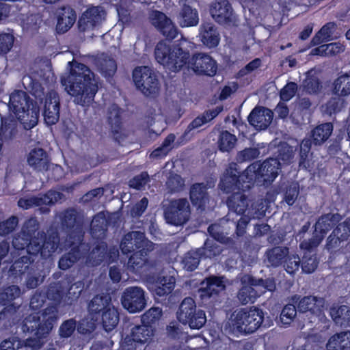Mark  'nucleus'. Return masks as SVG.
I'll return each mask as SVG.
<instances>
[{
  "mask_svg": "<svg viewBox=\"0 0 350 350\" xmlns=\"http://www.w3.org/2000/svg\"><path fill=\"white\" fill-rule=\"evenodd\" d=\"M68 72L61 77L65 91L75 103L89 106L99 88V78L86 65L72 61L68 63Z\"/></svg>",
  "mask_w": 350,
  "mask_h": 350,
  "instance_id": "nucleus-1",
  "label": "nucleus"
},
{
  "mask_svg": "<svg viewBox=\"0 0 350 350\" xmlns=\"http://www.w3.org/2000/svg\"><path fill=\"white\" fill-rule=\"evenodd\" d=\"M57 319L58 310L54 306L29 315L24 321L23 330L33 333L37 339H27L25 346L33 349L40 348L42 345L40 339L46 338L49 334Z\"/></svg>",
  "mask_w": 350,
  "mask_h": 350,
  "instance_id": "nucleus-2",
  "label": "nucleus"
},
{
  "mask_svg": "<svg viewBox=\"0 0 350 350\" xmlns=\"http://www.w3.org/2000/svg\"><path fill=\"white\" fill-rule=\"evenodd\" d=\"M260 163L258 162L250 165L246 170L240 174V168L236 163H231L224 173L219 187L226 193L237 190H247L250 185L255 181L261 183L260 177Z\"/></svg>",
  "mask_w": 350,
  "mask_h": 350,
  "instance_id": "nucleus-3",
  "label": "nucleus"
},
{
  "mask_svg": "<svg viewBox=\"0 0 350 350\" xmlns=\"http://www.w3.org/2000/svg\"><path fill=\"white\" fill-rule=\"evenodd\" d=\"M187 44L185 39L180 40L178 44L161 41L155 47V58L166 69L172 72H178L190 62L189 53L186 49Z\"/></svg>",
  "mask_w": 350,
  "mask_h": 350,
  "instance_id": "nucleus-4",
  "label": "nucleus"
},
{
  "mask_svg": "<svg viewBox=\"0 0 350 350\" xmlns=\"http://www.w3.org/2000/svg\"><path fill=\"white\" fill-rule=\"evenodd\" d=\"M229 208L237 215L243 216L239 219L237 225V233L241 236L245 233L247 225L251 219H259L264 215V205L262 200L252 203L249 207L248 200L241 192L234 193L228 199Z\"/></svg>",
  "mask_w": 350,
  "mask_h": 350,
  "instance_id": "nucleus-5",
  "label": "nucleus"
},
{
  "mask_svg": "<svg viewBox=\"0 0 350 350\" xmlns=\"http://www.w3.org/2000/svg\"><path fill=\"white\" fill-rule=\"evenodd\" d=\"M264 321V312L256 307L234 311L229 320L230 330L234 334H249L258 330Z\"/></svg>",
  "mask_w": 350,
  "mask_h": 350,
  "instance_id": "nucleus-6",
  "label": "nucleus"
},
{
  "mask_svg": "<svg viewBox=\"0 0 350 350\" xmlns=\"http://www.w3.org/2000/svg\"><path fill=\"white\" fill-rule=\"evenodd\" d=\"M9 108L23 123L34 126L39 116V108L33 105L32 100L23 91L12 92L10 96Z\"/></svg>",
  "mask_w": 350,
  "mask_h": 350,
  "instance_id": "nucleus-7",
  "label": "nucleus"
},
{
  "mask_svg": "<svg viewBox=\"0 0 350 350\" xmlns=\"http://www.w3.org/2000/svg\"><path fill=\"white\" fill-rule=\"evenodd\" d=\"M177 317L183 324L188 325L190 328L196 329L202 327L206 321L204 312L197 309L195 301L191 297H186L183 300Z\"/></svg>",
  "mask_w": 350,
  "mask_h": 350,
  "instance_id": "nucleus-8",
  "label": "nucleus"
},
{
  "mask_svg": "<svg viewBox=\"0 0 350 350\" xmlns=\"http://www.w3.org/2000/svg\"><path fill=\"white\" fill-rule=\"evenodd\" d=\"M133 77L137 89L146 96L154 95L160 89L156 74L147 66L136 68L133 70Z\"/></svg>",
  "mask_w": 350,
  "mask_h": 350,
  "instance_id": "nucleus-9",
  "label": "nucleus"
},
{
  "mask_svg": "<svg viewBox=\"0 0 350 350\" xmlns=\"http://www.w3.org/2000/svg\"><path fill=\"white\" fill-rule=\"evenodd\" d=\"M190 215V204L185 198L171 200L164 212L166 221L174 226L185 224L189 220Z\"/></svg>",
  "mask_w": 350,
  "mask_h": 350,
  "instance_id": "nucleus-10",
  "label": "nucleus"
},
{
  "mask_svg": "<svg viewBox=\"0 0 350 350\" xmlns=\"http://www.w3.org/2000/svg\"><path fill=\"white\" fill-rule=\"evenodd\" d=\"M120 301L122 307L129 313L139 312L147 305L146 292L139 286L127 287L122 293Z\"/></svg>",
  "mask_w": 350,
  "mask_h": 350,
  "instance_id": "nucleus-11",
  "label": "nucleus"
},
{
  "mask_svg": "<svg viewBox=\"0 0 350 350\" xmlns=\"http://www.w3.org/2000/svg\"><path fill=\"white\" fill-rule=\"evenodd\" d=\"M59 239L56 232L52 233L43 242V234L37 232V237L31 239L28 245L27 252L31 254L39 252L44 258L49 257L57 248Z\"/></svg>",
  "mask_w": 350,
  "mask_h": 350,
  "instance_id": "nucleus-12",
  "label": "nucleus"
},
{
  "mask_svg": "<svg viewBox=\"0 0 350 350\" xmlns=\"http://www.w3.org/2000/svg\"><path fill=\"white\" fill-rule=\"evenodd\" d=\"M81 232L77 230L69 235V240L66 241V246L72 247L71 251L63 256L59 261V267L66 270L71 267L82 256L81 250H85L86 246L81 242Z\"/></svg>",
  "mask_w": 350,
  "mask_h": 350,
  "instance_id": "nucleus-13",
  "label": "nucleus"
},
{
  "mask_svg": "<svg viewBox=\"0 0 350 350\" xmlns=\"http://www.w3.org/2000/svg\"><path fill=\"white\" fill-rule=\"evenodd\" d=\"M120 247L123 254H128L137 249L152 251L154 250V244L145 238L143 232L132 231L124 236Z\"/></svg>",
  "mask_w": 350,
  "mask_h": 350,
  "instance_id": "nucleus-14",
  "label": "nucleus"
},
{
  "mask_svg": "<svg viewBox=\"0 0 350 350\" xmlns=\"http://www.w3.org/2000/svg\"><path fill=\"white\" fill-rule=\"evenodd\" d=\"M105 11L100 6L88 8L79 21L80 30L86 31L98 28L105 21Z\"/></svg>",
  "mask_w": 350,
  "mask_h": 350,
  "instance_id": "nucleus-15",
  "label": "nucleus"
},
{
  "mask_svg": "<svg viewBox=\"0 0 350 350\" xmlns=\"http://www.w3.org/2000/svg\"><path fill=\"white\" fill-rule=\"evenodd\" d=\"M151 23L168 39H174L178 34L176 27L165 14L153 10L150 14Z\"/></svg>",
  "mask_w": 350,
  "mask_h": 350,
  "instance_id": "nucleus-16",
  "label": "nucleus"
},
{
  "mask_svg": "<svg viewBox=\"0 0 350 350\" xmlns=\"http://www.w3.org/2000/svg\"><path fill=\"white\" fill-rule=\"evenodd\" d=\"M151 23L168 39H174L178 34L176 27L165 14L153 10L150 14Z\"/></svg>",
  "mask_w": 350,
  "mask_h": 350,
  "instance_id": "nucleus-17",
  "label": "nucleus"
},
{
  "mask_svg": "<svg viewBox=\"0 0 350 350\" xmlns=\"http://www.w3.org/2000/svg\"><path fill=\"white\" fill-rule=\"evenodd\" d=\"M153 336V329L148 325L134 327L125 338L122 347L126 350H133V343L144 344L150 341Z\"/></svg>",
  "mask_w": 350,
  "mask_h": 350,
  "instance_id": "nucleus-18",
  "label": "nucleus"
},
{
  "mask_svg": "<svg viewBox=\"0 0 350 350\" xmlns=\"http://www.w3.org/2000/svg\"><path fill=\"white\" fill-rule=\"evenodd\" d=\"M212 17L219 23L231 24L234 21L232 8L227 0H216L210 8Z\"/></svg>",
  "mask_w": 350,
  "mask_h": 350,
  "instance_id": "nucleus-19",
  "label": "nucleus"
},
{
  "mask_svg": "<svg viewBox=\"0 0 350 350\" xmlns=\"http://www.w3.org/2000/svg\"><path fill=\"white\" fill-rule=\"evenodd\" d=\"M189 67L198 74L213 76L217 71L216 62L208 55H195L189 62Z\"/></svg>",
  "mask_w": 350,
  "mask_h": 350,
  "instance_id": "nucleus-20",
  "label": "nucleus"
},
{
  "mask_svg": "<svg viewBox=\"0 0 350 350\" xmlns=\"http://www.w3.org/2000/svg\"><path fill=\"white\" fill-rule=\"evenodd\" d=\"M44 119L47 124H55L59 118V98L55 91H50L44 105Z\"/></svg>",
  "mask_w": 350,
  "mask_h": 350,
  "instance_id": "nucleus-21",
  "label": "nucleus"
},
{
  "mask_svg": "<svg viewBox=\"0 0 350 350\" xmlns=\"http://www.w3.org/2000/svg\"><path fill=\"white\" fill-rule=\"evenodd\" d=\"M59 196L58 192L50 191L45 195L25 197L18 200V205L23 209H29L36 206L51 204L57 202Z\"/></svg>",
  "mask_w": 350,
  "mask_h": 350,
  "instance_id": "nucleus-22",
  "label": "nucleus"
},
{
  "mask_svg": "<svg viewBox=\"0 0 350 350\" xmlns=\"http://www.w3.org/2000/svg\"><path fill=\"white\" fill-rule=\"evenodd\" d=\"M273 112L265 107L254 108L248 117L249 122L256 129H265L271 122Z\"/></svg>",
  "mask_w": 350,
  "mask_h": 350,
  "instance_id": "nucleus-23",
  "label": "nucleus"
},
{
  "mask_svg": "<svg viewBox=\"0 0 350 350\" xmlns=\"http://www.w3.org/2000/svg\"><path fill=\"white\" fill-rule=\"evenodd\" d=\"M57 30L64 33L70 29L76 21L77 15L75 10L69 6H62L56 10Z\"/></svg>",
  "mask_w": 350,
  "mask_h": 350,
  "instance_id": "nucleus-24",
  "label": "nucleus"
},
{
  "mask_svg": "<svg viewBox=\"0 0 350 350\" xmlns=\"http://www.w3.org/2000/svg\"><path fill=\"white\" fill-rule=\"evenodd\" d=\"M260 177L263 184H270L278 174L280 163L276 159H269L260 163Z\"/></svg>",
  "mask_w": 350,
  "mask_h": 350,
  "instance_id": "nucleus-25",
  "label": "nucleus"
},
{
  "mask_svg": "<svg viewBox=\"0 0 350 350\" xmlns=\"http://www.w3.org/2000/svg\"><path fill=\"white\" fill-rule=\"evenodd\" d=\"M28 164L38 171L47 170L49 159L47 153L40 148L31 150L27 156Z\"/></svg>",
  "mask_w": 350,
  "mask_h": 350,
  "instance_id": "nucleus-26",
  "label": "nucleus"
},
{
  "mask_svg": "<svg viewBox=\"0 0 350 350\" xmlns=\"http://www.w3.org/2000/svg\"><path fill=\"white\" fill-rule=\"evenodd\" d=\"M242 282L245 284H252L256 299L267 291H273L275 289V283L273 279L256 280L249 275H244L242 276Z\"/></svg>",
  "mask_w": 350,
  "mask_h": 350,
  "instance_id": "nucleus-27",
  "label": "nucleus"
},
{
  "mask_svg": "<svg viewBox=\"0 0 350 350\" xmlns=\"http://www.w3.org/2000/svg\"><path fill=\"white\" fill-rule=\"evenodd\" d=\"M200 38L202 42L209 48L217 46L220 40L217 28L210 23H203L200 26Z\"/></svg>",
  "mask_w": 350,
  "mask_h": 350,
  "instance_id": "nucleus-28",
  "label": "nucleus"
},
{
  "mask_svg": "<svg viewBox=\"0 0 350 350\" xmlns=\"http://www.w3.org/2000/svg\"><path fill=\"white\" fill-rule=\"evenodd\" d=\"M200 297L202 298L210 297L217 295L224 290L226 285L223 278L211 276L202 282Z\"/></svg>",
  "mask_w": 350,
  "mask_h": 350,
  "instance_id": "nucleus-29",
  "label": "nucleus"
},
{
  "mask_svg": "<svg viewBox=\"0 0 350 350\" xmlns=\"http://www.w3.org/2000/svg\"><path fill=\"white\" fill-rule=\"evenodd\" d=\"M325 306L324 299L314 296L304 297L298 303V310L301 312L310 311L312 314L319 315Z\"/></svg>",
  "mask_w": 350,
  "mask_h": 350,
  "instance_id": "nucleus-30",
  "label": "nucleus"
},
{
  "mask_svg": "<svg viewBox=\"0 0 350 350\" xmlns=\"http://www.w3.org/2000/svg\"><path fill=\"white\" fill-rule=\"evenodd\" d=\"M83 287L82 282H75L70 286L66 293L57 291V295L51 296V298L59 304L62 303L65 305L72 304V302L77 301L79 297L83 290Z\"/></svg>",
  "mask_w": 350,
  "mask_h": 350,
  "instance_id": "nucleus-31",
  "label": "nucleus"
},
{
  "mask_svg": "<svg viewBox=\"0 0 350 350\" xmlns=\"http://www.w3.org/2000/svg\"><path fill=\"white\" fill-rule=\"evenodd\" d=\"M177 21L183 27L196 26L199 22L198 12L189 5H184L179 11Z\"/></svg>",
  "mask_w": 350,
  "mask_h": 350,
  "instance_id": "nucleus-32",
  "label": "nucleus"
},
{
  "mask_svg": "<svg viewBox=\"0 0 350 350\" xmlns=\"http://www.w3.org/2000/svg\"><path fill=\"white\" fill-rule=\"evenodd\" d=\"M327 350H350V331L332 336L326 345Z\"/></svg>",
  "mask_w": 350,
  "mask_h": 350,
  "instance_id": "nucleus-33",
  "label": "nucleus"
},
{
  "mask_svg": "<svg viewBox=\"0 0 350 350\" xmlns=\"http://www.w3.org/2000/svg\"><path fill=\"white\" fill-rule=\"evenodd\" d=\"M175 279L170 275L159 277L152 284L151 289L159 297L170 293L174 289Z\"/></svg>",
  "mask_w": 350,
  "mask_h": 350,
  "instance_id": "nucleus-34",
  "label": "nucleus"
},
{
  "mask_svg": "<svg viewBox=\"0 0 350 350\" xmlns=\"http://www.w3.org/2000/svg\"><path fill=\"white\" fill-rule=\"evenodd\" d=\"M190 199L193 205L204 209L208 200L205 187L199 183L193 185L190 190Z\"/></svg>",
  "mask_w": 350,
  "mask_h": 350,
  "instance_id": "nucleus-35",
  "label": "nucleus"
},
{
  "mask_svg": "<svg viewBox=\"0 0 350 350\" xmlns=\"http://www.w3.org/2000/svg\"><path fill=\"white\" fill-rule=\"evenodd\" d=\"M288 248L286 247H274L266 252L268 266L278 267L281 265L284 258L288 255Z\"/></svg>",
  "mask_w": 350,
  "mask_h": 350,
  "instance_id": "nucleus-36",
  "label": "nucleus"
},
{
  "mask_svg": "<svg viewBox=\"0 0 350 350\" xmlns=\"http://www.w3.org/2000/svg\"><path fill=\"white\" fill-rule=\"evenodd\" d=\"M338 221V215H337L327 214L323 215L316 222L314 231L324 237Z\"/></svg>",
  "mask_w": 350,
  "mask_h": 350,
  "instance_id": "nucleus-37",
  "label": "nucleus"
},
{
  "mask_svg": "<svg viewBox=\"0 0 350 350\" xmlns=\"http://www.w3.org/2000/svg\"><path fill=\"white\" fill-rule=\"evenodd\" d=\"M213 239H207L204 247L198 250L201 257L213 258L220 255L223 251L220 243Z\"/></svg>",
  "mask_w": 350,
  "mask_h": 350,
  "instance_id": "nucleus-38",
  "label": "nucleus"
},
{
  "mask_svg": "<svg viewBox=\"0 0 350 350\" xmlns=\"http://www.w3.org/2000/svg\"><path fill=\"white\" fill-rule=\"evenodd\" d=\"M96 66L99 72L105 77L113 76L117 70V64L115 60L107 56L98 58Z\"/></svg>",
  "mask_w": 350,
  "mask_h": 350,
  "instance_id": "nucleus-39",
  "label": "nucleus"
},
{
  "mask_svg": "<svg viewBox=\"0 0 350 350\" xmlns=\"http://www.w3.org/2000/svg\"><path fill=\"white\" fill-rule=\"evenodd\" d=\"M111 304V297L109 295L95 296L89 304V310L91 313L104 312L107 308L113 307Z\"/></svg>",
  "mask_w": 350,
  "mask_h": 350,
  "instance_id": "nucleus-40",
  "label": "nucleus"
},
{
  "mask_svg": "<svg viewBox=\"0 0 350 350\" xmlns=\"http://www.w3.org/2000/svg\"><path fill=\"white\" fill-rule=\"evenodd\" d=\"M333 130L331 123H325L317 126L312 131V138L315 145H319L326 141Z\"/></svg>",
  "mask_w": 350,
  "mask_h": 350,
  "instance_id": "nucleus-41",
  "label": "nucleus"
},
{
  "mask_svg": "<svg viewBox=\"0 0 350 350\" xmlns=\"http://www.w3.org/2000/svg\"><path fill=\"white\" fill-rule=\"evenodd\" d=\"M118 321L119 313L114 306L107 308V309L103 312L102 323L107 332H109L116 327Z\"/></svg>",
  "mask_w": 350,
  "mask_h": 350,
  "instance_id": "nucleus-42",
  "label": "nucleus"
},
{
  "mask_svg": "<svg viewBox=\"0 0 350 350\" xmlns=\"http://www.w3.org/2000/svg\"><path fill=\"white\" fill-rule=\"evenodd\" d=\"M345 50V46L340 42H333L327 44H323L312 50L313 55L321 56H332L342 53Z\"/></svg>",
  "mask_w": 350,
  "mask_h": 350,
  "instance_id": "nucleus-43",
  "label": "nucleus"
},
{
  "mask_svg": "<svg viewBox=\"0 0 350 350\" xmlns=\"http://www.w3.org/2000/svg\"><path fill=\"white\" fill-rule=\"evenodd\" d=\"M107 220L103 213L96 215L91 223V233L96 239L102 238L105 234Z\"/></svg>",
  "mask_w": 350,
  "mask_h": 350,
  "instance_id": "nucleus-44",
  "label": "nucleus"
},
{
  "mask_svg": "<svg viewBox=\"0 0 350 350\" xmlns=\"http://www.w3.org/2000/svg\"><path fill=\"white\" fill-rule=\"evenodd\" d=\"M334 92L338 96H347L350 94V75L343 74L334 81Z\"/></svg>",
  "mask_w": 350,
  "mask_h": 350,
  "instance_id": "nucleus-45",
  "label": "nucleus"
},
{
  "mask_svg": "<svg viewBox=\"0 0 350 350\" xmlns=\"http://www.w3.org/2000/svg\"><path fill=\"white\" fill-rule=\"evenodd\" d=\"M323 236L319 234L316 231L311 237L304 238L299 244V248L304 253L312 252L321 243Z\"/></svg>",
  "mask_w": 350,
  "mask_h": 350,
  "instance_id": "nucleus-46",
  "label": "nucleus"
},
{
  "mask_svg": "<svg viewBox=\"0 0 350 350\" xmlns=\"http://www.w3.org/2000/svg\"><path fill=\"white\" fill-rule=\"evenodd\" d=\"M241 288L237 294V298L242 304L254 303L256 301V294L252 284H245L241 278Z\"/></svg>",
  "mask_w": 350,
  "mask_h": 350,
  "instance_id": "nucleus-47",
  "label": "nucleus"
},
{
  "mask_svg": "<svg viewBox=\"0 0 350 350\" xmlns=\"http://www.w3.org/2000/svg\"><path fill=\"white\" fill-rule=\"evenodd\" d=\"M329 314L336 323L342 324L343 321L350 320V309L347 306H333Z\"/></svg>",
  "mask_w": 350,
  "mask_h": 350,
  "instance_id": "nucleus-48",
  "label": "nucleus"
},
{
  "mask_svg": "<svg viewBox=\"0 0 350 350\" xmlns=\"http://www.w3.org/2000/svg\"><path fill=\"white\" fill-rule=\"evenodd\" d=\"M148 252V251L140 250L132 255L129 258L127 263L128 269L132 271H136L142 268L146 262V256Z\"/></svg>",
  "mask_w": 350,
  "mask_h": 350,
  "instance_id": "nucleus-49",
  "label": "nucleus"
},
{
  "mask_svg": "<svg viewBox=\"0 0 350 350\" xmlns=\"http://www.w3.org/2000/svg\"><path fill=\"white\" fill-rule=\"evenodd\" d=\"M237 142L235 135L228 131H223L218 140V146L221 151L228 152L232 150Z\"/></svg>",
  "mask_w": 350,
  "mask_h": 350,
  "instance_id": "nucleus-50",
  "label": "nucleus"
},
{
  "mask_svg": "<svg viewBox=\"0 0 350 350\" xmlns=\"http://www.w3.org/2000/svg\"><path fill=\"white\" fill-rule=\"evenodd\" d=\"M334 29V24L332 23H328L325 25H324L319 32L315 35V36L312 40V43L313 45H318L323 42H325L329 40L332 33L333 30Z\"/></svg>",
  "mask_w": 350,
  "mask_h": 350,
  "instance_id": "nucleus-51",
  "label": "nucleus"
},
{
  "mask_svg": "<svg viewBox=\"0 0 350 350\" xmlns=\"http://www.w3.org/2000/svg\"><path fill=\"white\" fill-rule=\"evenodd\" d=\"M200 257L201 256L198 250L187 252L183 260L184 269L189 271H193L199 264Z\"/></svg>",
  "mask_w": 350,
  "mask_h": 350,
  "instance_id": "nucleus-52",
  "label": "nucleus"
},
{
  "mask_svg": "<svg viewBox=\"0 0 350 350\" xmlns=\"http://www.w3.org/2000/svg\"><path fill=\"white\" fill-rule=\"evenodd\" d=\"M120 109L116 105H112L109 110L108 120L113 132L118 133L120 129Z\"/></svg>",
  "mask_w": 350,
  "mask_h": 350,
  "instance_id": "nucleus-53",
  "label": "nucleus"
},
{
  "mask_svg": "<svg viewBox=\"0 0 350 350\" xmlns=\"http://www.w3.org/2000/svg\"><path fill=\"white\" fill-rule=\"evenodd\" d=\"M15 37L12 33H0V55L9 53L14 46Z\"/></svg>",
  "mask_w": 350,
  "mask_h": 350,
  "instance_id": "nucleus-54",
  "label": "nucleus"
},
{
  "mask_svg": "<svg viewBox=\"0 0 350 350\" xmlns=\"http://www.w3.org/2000/svg\"><path fill=\"white\" fill-rule=\"evenodd\" d=\"M21 294V291L18 286L12 285L4 289L3 292L0 295V300L3 302V305L6 302L11 301L16 298L18 297Z\"/></svg>",
  "mask_w": 350,
  "mask_h": 350,
  "instance_id": "nucleus-55",
  "label": "nucleus"
},
{
  "mask_svg": "<svg viewBox=\"0 0 350 350\" xmlns=\"http://www.w3.org/2000/svg\"><path fill=\"white\" fill-rule=\"evenodd\" d=\"M165 185L169 192L174 193L181 191L184 187L185 182L179 175L171 174Z\"/></svg>",
  "mask_w": 350,
  "mask_h": 350,
  "instance_id": "nucleus-56",
  "label": "nucleus"
},
{
  "mask_svg": "<svg viewBox=\"0 0 350 350\" xmlns=\"http://www.w3.org/2000/svg\"><path fill=\"white\" fill-rule=\"evenodd\" d=\"M319 261L314 254L308 256L304 253L302 260L301 268L304 272L310 273L317 268Z\"/></svg>",
  "mask_w": 350,
  "mask_h": 350,
  "instance_id": "nucleus-57",
  "label": "nucleus"
},
{
  "mask_svg": "<svg viewBox=\"0 0 350 350\" xmlns=\"http://www.w3.org/2000/svg\"><path fill=\"white\" fill-rule=\"evenodd\" d=\"M297 314L296 308L293 304H287L282 310L280 321L284 325H289Z\"/></svg>",
  "mask_w": 350,
  "mask_h": 350,
  "instance_id": "nucleus-58",
  "label": "nucleus"
},
{
  "mask_svg": "<svg viewBox=\"0 0 350 350\" xmlns=\"http://www.w3.org/2000/svg\"><path fill=\"white\" fill-rule=\"evenodd\" d=\"M259 150L256 148H247L237 153V160L239 162L250 161L258 157Z\"/></svg>",
  "mask_w": 350,
  "mask_h": 350,
  "instance_id": "nucleus-59",
  "label": "nucleus"
},
{
  "mask_svg": "<svg viewBox=\"0 0 350 350\" xmlns=\"http://www.w3.org/2000/svg\"><path fill=\"white\" fill-rule=\"evenodd\" d=\"M76 327L75 321L69 319L65 321L59 329V333L61 337L68 338L74 332Z\"/></svg>",
  "mask_w": 350,
  "mask_h": 350,
  "instance_id": "nucleus-60",
  "label": "nucleus"
},
{
  "mask_svg": "<svg viewBox=\"0 0 350 350\" xmlns=\"http://www.w3.org/2000/svg\"><path fill=\"white\" fill-rule=\"evenodd\" d=\"M16 217H11L5 221L0 223V235H5L12 232L18 224Z\"/></svg>",
  "mask_w": 350,
  "mask_h": 350,
  "instance_id": "nucleus-61",
  "label": "nucleus"
},
{
  "mask_svg": "<svg viewBox=\"0 0 350 350\" xmlns=\"http://www.w3.org/2000/svg\"><path fill=\"white\" fill-rule=\"evenodd\" d=\"M333 232L340 237L341 240H345L350 235V219H347L343 223L340 224Z\"/></svg>",
  "mask_w": 350,
  "mask_h": 350,
  "instance_id": "nucleus-62",
  "label": "nucleus"
},
{
  "mask_svg": "<svg viewBox=\"0 0 350 350\" xmlns=\"http://www.w3.org/2000/svg\"><path fill=\"white\" fill-rule=\"evenodd\" d=\"M38 223L34 218H31L24 224L23 228V235L29 239L37 232Z\"/></svg>",
  "mask_w": 350,
  "mask_h": 350,
  "instance_id": "nucleus-63",
  "label": "nucleus"
},
{
  "mask_svg": "<svg viewBox=\"0 0 350 350\" xmlns=\"http://www.w3.org/2000/svg\"><path fill=\"white\" fill-rule=\"evenodd\" d=\"M299 194V188L297 184L291 185L286 189L284 195V200L288 205L295 203Z\"/></svg>",
  "mask_w": 350,
  "mask_h": 350,
  "instance_id": "nucleus-64",
  "label": "nucleus"
}]
</instances>
